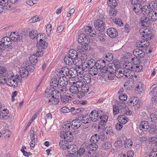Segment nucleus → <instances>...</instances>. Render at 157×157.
<instances>
[{"label": "nucleus", "instance_id": "nucleus-19", "mask_svg": "<svg viewBox=\"0 0 157 157\" xmlns=\"http://www.w3.org/2000/svg\"><path fill=\"white\" fill-rule=\"evenodd\" d=\"M12 40L10 37L5 36L2 39L3 45L10 46L12 44Z\"/></svg>", "mask_w": 157, "mask_h": 157}, {"label": "nucleus", "instance_id": "nucleus-20", "mask_svg": "<svg viewBox=\"0 0 157 157\" xmlns=\"http://www.w3.org/2000/svg\"><path fill=\"white\" fill-rule=\"evenodd\" d=\"M58 83L57 79L55 78H53L50 82V86L53 89H56L59 86Z\"/></svg>", "mask_w": 157, "mask_h": 157}, {"label": "nucleus", "instance_id": "nucleus-24", "mask_svg": "<svg viewBox=\"0 0 157 157\" xmlns=\"http://www.w3.org/2000/svg\"><path fill=\"white\" fill-rule=\"evenodd\" d=\"M71 124L70 121H67L64 122L63 124V127L66 132L69 131L72 128L71 127Z\"/></svg>", "mask_w": 157, "mask_h": 157}, {"label": "nucleus", "instance_id": "nucleus-36", "mask_svg": "<svg viewBox=\"0 0 157 157\" xmlns=\"http://www.w3.org/2000/svg\"><path fill=\"white\" fill-rule=\"evenodd\" d=\"M69 98H71V97L70 96H68L66 95L61 96L60 101L63 103L65 104H66L69 102Z\"/></svg>", "mask_w": 157, "mask_h": 157}, {"label": "nucleus", "instance_id": "nucleus-64", "mask_svg": "<svg viewBox=\"0 0 157 157\" xmlns=\"http://www.w3.org/2000/svg\"><path fill=\"white\" fill-rule=\"evenodd\" d=\"M105 131L106 134H110L113 133V130L111 127H109L105 128Z\"/></svg>", "mask_w": 157, "mask_h": 157}, {"label": "nucleus", "instance_id": "nucleus-27", "mask_svg": "<svg viewBox=\"0 0 157 157\" xmlns=\"http://www.w3.org/2000/svg\"><path fill=\"white\" fill-rule=\"evenodd\" d=\"M119 67L116 66L114 65V64H110L109 65V69H110L109 70V71L111 74L113 73L114 75V73H115V71H117V69H119Z\"/></svg>", "mask_w": 157, "mask_h": 157}, {"label": "nucleus", "instance_id": "nucleus-3", "mask_svg": "<svg viewBox=\"0 0 157 157\" xmlns=\"http://www.w3.org/2000/svg\"><path fill=\"white\" fill-rule=\"evenodd\" d=\"M90 48L86 46L82 45H77L75 47V49L76 51L79 55L84 54L86 52V51Z\"/></svg>", "mask_w": 157, "mask_h": 157}, {"label": "nucleus", "instance_id": "nucleus-63", "mask_svg": "<svg viewBox=\"0 0 157 157\" xmlns=\"http://www.w3.org/2000/svg\"><path fill=\"white\" fill-rule=\"evenodd\" d=\"M157 151V149L153 148L152 150V152L149 155V156L150 157H157V153H156Z\"/></svg>", "mask_w": 157, "mask_h": 157}, {"label": "nucleus", "instance_id": "nucleus-4", "mask_svg": "<svg viewBox=\"0 0 157 157\" xmlns=\"http://www.w3.org/2000/svg\"><path fill=\"white\" fill-rule=\"evenodd\" d=\"M10 37L11 40L14 42L18 41L20 42L23 38V36L20 35L19 33L17 32L12 33Z\"/></svg>", "mask_w": 157, "mask_h": 157}, {"label": "nucleus", "instance_id": "nucleus-15", "mask_svg": "<svg viewBox=\"0 0 157 157\" xmlns=\"http://www.w3.org/2000/svg\"><path fill=\"white\" fill-rule=\"evenodd\" d=\"M107 32L108 35L112 38L115 37L118 35V32L117 30L113 28L108 29Z\"/></svg>", "mask_w": 157, "mask_h": 157}, {"label": "nucleus", "instance_id": "nucleus-39", "mask_svg": "<svg viewBox=\"0 0 157 157\" xmlns=\"http://www.w3.org/2000/svg\"><path fill=\"white\" fill-rule=\"evenodd\" d=\"M151 11L148 6H144L143 7L142 6L141 11L143 14H147V13H149V12Z\"/></svg>", "mask_w": 157, "mask_h": 157}, {"label": "nucleus", "instance_id": "nucleus-25", "mask_svg": "<svg viewBox=\"0 0 157 157\" xmlns=\"http://www.w3.org/2000/svg\"><path fill=\"white\" fill-rule=\"evenodd\" d=\"M92 143L88 144L87 146V149L92 151H95L98 148V145L96 143L91 142Z\"/></svg>", "mask_w": 157, "mask_h": 157}, {"label": "nucleus", "instance_id": "nucleus-46", "mask_svg": "<svg viewBox=\"0 0 157 157\" xmlns=\"http://www.w3.org/2000/svg\"><path fill=\"white\" fill-rule=\"evenodd\" d=\"M91 77L89 74L85 75L83 76V81L86 83H89L91 81Z\"/></svg>", "mask_w": 157, "mask_h": 157}, {"label": "nucleus", "instance_id": "nucleus-29", "mask_svg": "<svg viewBox=\"0 0 157 157\" xmlns=\"http://www.w3.org/2000/svg\"><path fill=\"white\" fill-rule=\"evenodd\" d=\"M20 74L21 76L23 78H25L29 75V71L24 67L21 68L20 70Z\"/></svg>", "mask_w": 157, "mask_h": 157}, {"label": "nucleus", "instance_id": "nucleus-45", "mask_svg": "<svg viewBox=\"0 0 157 157\" xmlns=\"http://www.w3.org/2000/svg\"><path fill=\"white\" fill-rule=\"evenodd\" d=\"M111 144L109 142H107L102 145L101 148L105 150L109 149L111 146Z\"/></svg>", "mask_w": 157, "mask_h": 157}, {"label": "nucleus", "instance_id": "nucleus-33", "mask_svg": "<svg viewBox=\"0 0 157 157\" xmlns=\"http://www.w3.org/2000/svg\"><path fill=\"white\" fill-rule=\"evenodd\" d=\"M98 69L95 67H92L90 68L89 71V73L92 75H96L98 73Z\"/></svg>", "mask_w": 157, "mask_h": 157}, {"label": "nucleus", "instance_id": "nucleus-41", "mask_svg": "<svg viewBox=\"0 0 157 157\" xmlns=\"http://www.w3.org/2000/svg\"><path fill=\"white\" fill-rule=\"evenodd\" d=\"M148 6L151 10H154L157 7V3L154 1H151L149 3Z\"/></svg>", "mask_w": 157, "mask_h": 157}, {"label": "nucleus", "instance_id": "nucleus-5", "mask_svg": "<svg viewBox=\"0 0 157 157\" xmlns=\"http://www.w3.org/2000/svg\"><path fill=\"white\" fill-rule=\"evenodd\" d=\"M95 28L98 31L102 32L105 29L104 23L102 21L98 19L94 24Z\"/></svg>", "mask_w": 157, "mask_h": 157}, {"label": "nucleus", "instance_id": "nucleus-47", "mask_svg": "<svg viewBox=\"0 0 157 157\" xmlns=\"http://www.w3.org/2000/svg\"><path fill=\"white\" fill-rule=\"evenodd\" d=\"M151 121L153 123L157 124V118L156 116L153 113H151L150 116Z\"/></svg>", "mask_w": 157, "mask_h": 157}, {"label": "nucleus", "instance_id": "nucleus-14", "mask_svg": "<svg viewBox=\"0 0 157 157\" xmlns=\"http://www.w3.org/2000/svg\"><path fill=\"white\" fill-rule=\"evenodd\" d=\"M142 7V6L141 5V4L137 3L132 4V6H130V9L133 10L136 13H137L140 10H141Z\"/></svg>", "mask_w": 157, "mask_h": 157}, {"label": "nucleus", "instance_id": "nucleus-61", "mask_svg": "<svg viewBox=\"0 0 157 157\" xmlns=\"http://www.w3.org/2000/svg\"><path fill=\"white\" fill-rule=\"evenodd\" d=\"M57 93H58V95H61V93L58 90L56 89H54L51 92V95L52 98L55 97V95H56V94H57Z\"/></svg>", "mask_w": 157, "mask_h": 157}, {"label": "nucleus", "instance_id": "nucleus-17", "mask_svg": "<svg viewBox=\"0 0 157 157\" xmlns=\"http://www.w3.org/2000/svg\"><path fill=\"white\" fill-rule=\"evenodd\" d=\"M69 57L75 61H77V62L78 61L79 59L78 57V54L75 50L73 49L70 50L69 51Z\"/></svg>", "mask_w": 157, "mask_h": 157}, {"label": "nucleus", "instance_id": "nucleus-53", "mask_svg": "<svg viewBox=\"0 0 157 157\" xmlns=\"http://www.w3.org/2000/svg\"><path fill=\"white\" fill-rule=\"evenodd\" d=\"M86 62H84L82 64V68L83 70L85 71H89V69H90V66H88V64H86Z\"/></svg>", "mask_w": 157, "mask_h": 157}, {"label": "nucleus", "instance_id": "nucleus-13", "mask_svg": "<svg viewBox=\"0 0 157 157\" xmlns=\"http://www.w3.org/2000/svg\"><path fill=\"white\" fill-rule=\"evenodd\" d=\"M13 75H11L10 77L6 80V83L9 86H12L13 87H16L18 85V82L15 79L11 78Z\"/></svg>", "mask_w": 157, "mask_h": 157}, {"label": "nucleus", "instance_id": "nucleus-10", "mask_svg": "<svg viewBox=\"0 0 157 157\" xmlns=\"http://www.w3.org/2000/svg\"><path fill=\"white\" fill-rule=\"evenodd\" d=\"M66 148H67L68 151L71 154L75 155L78 151L77 146L74 144L68 145L67 146Z\"/></svg>", "mask_w": 157, "mask_h": 157}, {"label": "nucleus", "instance_id": "nucleus-1", "mask_svg": "<svg viewBox=\"0 0 157 157\" xmlns=\"http://www.w3.org/2000/svg\"><path fill=\"white\" fill-rule=\"evenodd\" d=\"M78 41L80 44L84 46H86L88 47H89L88 45L90 40L88 36L87 35H86L84 33L80 34L78 37Z\"/></svg>", "mask_w": 157, "mask_h": 157}, {"label": "nucleus", "instance_id": "nucleus-43", "mask_svg": "<svg viewBox=\"0 0 157 157\" xmlns=\"http://www.w3.org/2000/svg\"><path fill=\"white\" fill-rule=\"evenodd\" d=\"M96 63L95 61L93 59H91L89 60L86 63V64H88V66H90V68L96 66Z\"/></svg>", "mask_w": 157, "mask_h": 157}, {"label": "nucleus", "instance_id": "nucleus-7", "mask_svg": "<svg viewBox=\"0 0 157 157\" xmlns=\"http://www.w3.org/2000/svg\"><path fill=\"white\" fill-rule=\"evenodd\" d=\"M64 61L67 65L71 66L73 65H75L77 64V61H76L73 59L69 57L68 56H66L64 58Z\"/></svg>", "mask_w": 157, "mask_h": 157}, {"label": "nucleus", "instance_id": "nucleus-2", "mask_svg": "<svg viewBox=\"0 0 157 157\" xmlns=\"http://www.w3.org/2000/svg\"><path fill=\"white\" fill-rule=\"evenodd\" d=\"M36 53L33 54L29 58V61L31 64L35 65L38 62L37 56H41L43 54L42 50H37Z\"/></svg>", "mask_w": 157, "mask_h": 157}, {"label": "nucleus", "instance_id": "nucleus-40", "mask_svg": "<svg viewBox=\"0 0 157 157\" xmlns=\"http://www.w3.org/2000/svg\"><path fill=\"white\" fill-rule=\"evenodd\" d=\"M48 45V43L45 41H44L43 43L40 42L39 44L37 43V46L39 48H41L42 49V48L45 49L47 48Z\"/></svg>", "mask_w": 157, "mask_h": 157}, {"label": "nucleus", "instance_id": "nucleus-28", "mask_svg": "<svg viewBox=\"0 0 157 157\" xmlns=\"http://www.w3.org/2000/svg\"><path fill=\"white\" fill-rule=\"evenodd\" d=\"M20 74L21 76L23 78H25L29 75V71L24 67L21 68L20 70Z\"/></svg>", "mask_w": 157, "mask_h": 157}, {"label": "nucleus", "instance_id": "nucleus-31", "mask_svg": "<svg viewBox=\"0 0 157 157\" xmlns=\"http://www.w3.org/2000/svg\"><path fill=\"white\" fill-rule=\"evenodd\" d=\"M77 75V71L74 68H71L69 69L68 76H70V78L74 77Z\"/></svg>", "mask_w": 157, "mask_h": 157}, {"label": "nucleus", "instance_id": "nucleus-23", "mask_svg": "<svg viewBox=\"0 0 157 157\" xmlns=\"http://www.w3.org/2000/svg\"><path fill=\"white\" fill-rule=\"evenodd\" d=\"M105 65H106L105 61L103 60L100 59L96 62L95 67L97 68L98 69H100L102 67H104Z\"/></svg>", "mask_w": 157, "mask_h": 157}, {"label": "nucleus", "instance_id": "nucleus-52", "mask_svg": "<svg viewBox=\"0 0 157 157\" xmlns=\"http://www.w3.org/2000/svg\"><path fill=\"white\" fill-rule=\"evenodd\" d=\"M106 122L104 121L103 122L100 121L98 124V129L100 130H103L105 128V126Z\"/></svg>", "mask_w": 157, "mask_h": 157}, {"label": "nucleus", "instance_id": "nucleus-54", "mask_svg": "<svg viewBox=\"0 0 157 157\" xmlns=\"http://www.w3.org/2000/svg\"><path fill=\"white\" fill-rule=\"evenodd\" d=\"M75 83V86L77 87L78 88H81L82 86L84 85L83 82L81 80H79L77 81L76 83L75 82H73V84Z\"/></svg>", "mask_w": 157, "mask_h": 157}, {"label": "nucleus", "instance_id": "nucleus-59", "mask_svg": "<svg viewBox=\"0 0 157 157\" xmlns=\"http://www.w3.org/2000/svg\"><path fill=\"white\" fill-rule=\"evenodd\" d=\"M142 69V66L140 64H134V69L136 72H139Z\"/></svg>", "mask_w": 157, "mask_h": 157}, {"label": "nucleus", "instance_id": "nucleus-44", "mask_svg": "<svg viewBox=\"0 0 157 157\" xmlns=\"http://www.w3.org/2000/svg\"><path fill=\"white\" fill-rule=\"evenodd\" d=\"M142 35L143 36H142V38L143 39V40H147L148 41V40H151V33L150 34H147V33H145V34H143Z\"/></svg>", "mask_w": 157, "mask_h": 157}, {"label": "nucleus", "instance_id": "nucleus-60", "mask_svg": "<svg viewBox=\"0 0 157 157\" xmlns=\"http://www.w3.org/2000/svg\"><path fill=\"white\" fill-rule=\"evenodd\" d=\"M81 90L82 91H83V92H84L85 93L87 92L89 90V87L88 85L86 84L85 83L84 84V85L81 88Z\"/></svg>", "mask_w": 157, "mask_h": 157}, {"label": "nucleus", "instance_id": "nucleus-34", "mask_svg": "<svg viewBox=\"0 0 157 157\" xmlns=\"http://www.w3.org/2000/svg\"><path fill=\"white\" fill-rule=\"evenodd\" d=\"M149 132L150 134H153L155 133H157V126L151 124L149 126Z\"/></svg>", "mask_w": 157, "mask_h": 157}, {"label": "nucleus", "instance_id": "nucleus-38", "mask_svg": "<svg viewBox=\"0 0 157 157\" xmlns=\"http://www.w3.org/2000/svg\"><path fill=\"white\" fill-rule=\"evenodd\" d=\"M69 90L71 93L75 94L77 93V92L78 91L79 89L76 86L71 85L70 87Z\"/></svg>", "mask_w": 157, "mask_h": 157}, {"label": "nucleus", "instance_id": "nucleus-8", "mask_svg": "<svg viewBox=\"0 0 157 157\" xmlns=\"http://www.w3.org/2000/svg\"><path fill=\"white\" fill-rule=\"evenodd\" d=\"M7 109H4L0 112V119L2 120H7L10 118V114L8 113Z\"/></svg>", "mask_w": 157, "mask_h": 157}, {"label": "nucleus", "instance_id": "nucleus-16", "mask_svg": "<svg viewBox=\"0 0 157 157\" xmlns=\"http://www.w3.org/2000/svg\"><path fill=\"white\" fill-rule=\"evenodd\" d=\"M71 128H72L77 129L81 126L82 122L78 119H76L73 120L71 122Z\"/></svg>", "mask_w": 157, "mask_h": 157}, {"label": "nucleus", "instance_id": "nucleus-42", "mask_svg": "<svg viewBox=\"0 0 157 157\" xmlns=\"http://www.w3.org/2000/svg\"><path fill=\"white\" fill-rule=\"evenodd\" d=\"M29 36L31 38L34 39L38 36V33L35 30H32L29 32Z\"/></svg>", "mask_w": 157, "mask_h": 157}, {"label": "nucleus", "instance_id": "nucleus-58", "mask_svg": "<svg viewBox=\"0 0 157 157\" xmlns=\"http://www.w3.org/2000/svg\"><path fill=\"white\" fill-rule=\"evenodd\" d=\"M123 144L121 141H116L114 144V146L116 148H120L123 146Z\"/></svg>", "mask_w": 157, "mask_h": 157}, {"label": "nucleus", "instance_id": "nucleus-9", "mask_svg": "<svg viewBox=\"0 0 157 157\" xmlns=\"http://www.w3.org/2000/svg\"><path fill=\"white\" fill-rule=\"evenodd\" d=\"M149 128V125L147 121H141L139 126V128L143 132L146 131Z\"/></svg>", "mask_w": 157, "mask_h": 157}, {"label": "nucleus", "instance_id": "nucleus-35", "mask_svg": "<svg viewBox=\"0 0 157 157\" xmlns=\"http://www.w3.org/2000/svg\"><path fill=\"white\" fill-rule=\"evenodd\" d=\"M100 138V136L97 134H95L91 136L90 139V141L97 143L98 141Z\"/></svg>", "mask_w": 157, "mask_h": 157}, {"label": "nucleus", "instance_id": "nucleus-48", "mask_svg": "<svg viewBox=\"0 0 157 157\" xmlns=\"http://www.w3.org/2000/svg\"><path fill=\"white\" fill-rule=\"evenodd\" d=\"M105 59L108 62L111 61L113 59V56L111 53H107L105 55Z\"/></svg>", "mask_w": 157, "mask_h": 157}, {"label": "nucleus", "instance_id": "nucleus-11", "mask_svg": "<svg viewBox=\"0 0 157 157\" xmlns=\"http://www.w3.org/2000/svg\"><path fill=\"white\" fill-rule=\"evenodd\" d=\"M135 89L136 93L140 95H143L144 93V86L141 82H138Z\"/></svg>", "mask_w": 157, "mask_h": 157}, {"label": "nucleus", "instance_id": "nucleus-32", "mask_svg": "<svg viewBox=\"0 0 157 157\" xmlns=\"http://www.w3.org/2000/svg\"><path fill=\"white\" fill-rule=\"evenodd\" d=\"M69 70V69L67 67H62L61 70L59 71V73H62L64 76H68Z\"/></svg>", "mask_w": 157, "mask_h": 157}, {"label": "nucleus", "instance_id": "nucleus-18", "mask_svg": "<svg viewBox=\"0 0 157 157\" xmlns=\"http://www.w3.org/2000/svg\"><path fill=\"white\" fill-rule=\"evenodd\" d=\"M79 151H78L77 152V155L75 157H81V155H83L84 157H91V155H87V151H86L85 148H82L80 149L79 150Z\"/></svg>", "mask_w": 157, "mask_h": 157}, {"label": "nucleus", "instance_id": "nucleus-56", "mask_svg": "<svg viewBox=\"0 0 157 157\" xmlns=\"http://www.w3.org/2000/svg\"><path fill=\"white\" fill-rule=\"evenodd\" d=\"M40 20V19L37 16H35L32 19H30L29 21L30 23H35Z\"/></svg>", "mask_w": 157, "mask_h": 157}, {"label": "nucleus", "instance_id": "nucleus-21", "mask_svg": "<svg viewBox=\"0 0 157 157\" xmlns=\"http://www.w3.org/2000/svg\"><path fill=\"white\" fill-rule=\"evenodd\" d=\"M89 117L91 121L93 122H96L99 119V118L98 117V116L95 110L92 111L91 112Z\"/></svg>", "mask_w": 157, "mask_h": 157}, {"label": "nucleus", "instance_id": "nucleus-50", "mask_svg": "<svg viewBox=\"0 0 157 157\" xmlns=\"http://www.w3.org/2000/svg\"><path fill=\"white\" fill-rule=\"evenodd\" d=\"M67 134H68V135L66 136L65 141L67 142H71L73 140V136L71 134V132L70 131L67 132Z\"/></svg>", "mask_w": 157, "mask_h": 157}, {"label": "nucleus", "instance_id": "nucleus-51", "mask_svg": "<svg viewBox=\"0 0 157 157\" xmlns=\"http://www.w3.org/2000/svg\"><path fill=\"white\" fill-rule=\"evenodd\" d=\"M71 111L72 114H75L80 113L81 111V109H75L74 107L71 108Z\"/></svg>", "mask_w": 157, "mask_h": 157}, {"label": "nucleus", "instance_id": "nucleus-26", "mask_svg": "<svg viewBox=\"0 0 157 157\" xmlns=\"http://www.w3.org/2000/svg\"><path fill=\"white\" fill-rule=\"evenodd\" d=\"M129 105L130 106H133L136 105L138 103L139 99L137 97H132L129 99Z\"/></svg>", "mask_w": 157, "mask_h": 157}, {"label": "nucleus", "instance_id": "nucleus-6", "mask_svg": "<svg viewBox=\"0 0 157 157\" xmlns=\"http://www.w3.org/2000/svg\"><path fill=\"white\" fill-rule=\"evenodd\" d=\"M84 29L85 33L91 37H94L96 35V32L95 30L93 31L90 26H85L84 27Z\"/></svg>", "mask_w": 157, "mask_h": 157}, {"label": "nucleus", "instance_id": "nucleus-49", "mask_svg": "<svg viewBox=\"0 0 157 157\" xmlns=\"http://www.w3.org/2000/svg\"><path fill=\"white\" fill-rule=\"evenodd\" d=\"M112 20L117 25L119 26H121L123 25V22L121 20V19L119 18H115L114 19H112Z\"/></svg>", "mask_w": 157, "mask_h": 157}, {"label": "nucleus", "instance_id": "nucleus-12", "mask_svg": "<svg viewBox=\"0 0 157 157\" xmlns=\"http://www.w3.org/2000/svg\"><path fill=\"white\" fill-rule=\"evenodd\" d=\"M133 54L138 59L143 58L145 55V53L141 49H136L133 52Z\"/></svg>", "mask_w": 157, "mask_h": 157}, {"label": "nucleus", "instance_id": "nucleus-30", "mask_svg": "<svg viewBox=\"0 0 157 157\" xmlns=\"http://www.w3.org/2000/svg\"><path fill=\"white\" fill-rule=\"evenodd\" d=\"M117 120L119 123L122 124H125L127 122V121L126 119V117L124 115H120L117 118Z\"/></svg>", "mask_w": 157, "mask_h": 157}, {"label": "nucleus", "instance_id": "nucleus-37", "mask_svg": "<svg viewBox=\"0 0 157 157\" xmlns=\"http://www.w3.org/2000/svg\"><path fill=\"white\" fill-rule=\"evenodd\" d=\"M107 2L109 6L112 8H114L117 5L116 0H108Z\"/></svg>", "mask_w": 157, "mask_h": 157}, {"label": "nucleus", "instance_id": "nucleus-57", "mask_svg": "<svg viewBox=\"0 0 157 157\" xmlns=\"http://www.w3.org/2000/svg\"><path fill=\"white\" fill-rule=\"evenodd\" d=\"M148 140L150 144H155L157 143V140L156 137H153L149 138Z\"/></svg>", "mask_w": 157, "mask_h": 157}, {"label": "nucleus", "instance_id": "nucleus-62", "mask_svg": "<svg viewBox=\"0 0 157 157\" xmlns=\"http://www.w3.org/2000/svg\"><path fill=\"white\" fill-rule=\"evenodd\" d=\"M127 95L124 94L120 95L119 97V98L120 100L124 101L127 100Z\"/></svg>", "mask_w": 157, "mask_h": 157}, {"label": "nucleus", "instance_id": "nucleus-22", "mask_svg": "<svg viewBox=\"0 0 157 157\" xmlns=\"http://www.w3.org/2000/svg\"><path fill=\"white\" fill-rule=\"evenodd\" d=\"M147 16L152 21H155L157 19V13L154 10L150 11Z\"/></svg>", "mask_w": 157, "mask_h": 157}, {"label": "nucleus", "instance_id": "nucleus-55", "mask_svg": "<svg viewBox=\"0 0 157 157\" xmlns=\"http://www.w3.org/2000/svg\"><path fill=\"white\" fill-rule=\"evenodd\" d=\"M56 89L64 93H65L67 90L66 86H59Z\"/></svg>", "mask_w": 157, "mask_h": 157}]
</instances>
